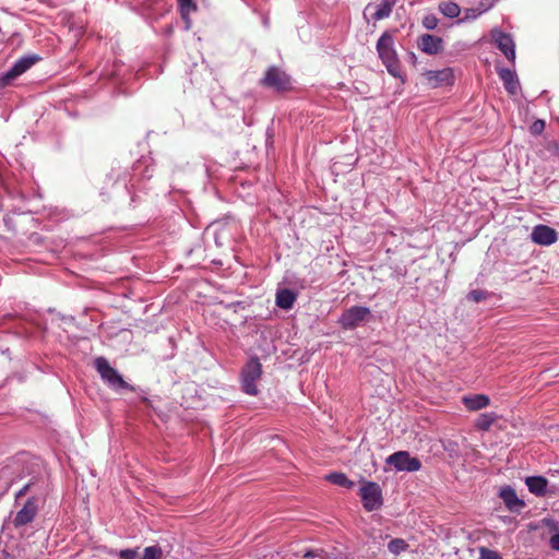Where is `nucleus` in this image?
Returning a JSON list of instances; mask_svg holds the SVG:
<instances>
[{
  "label": "nucleus",
  "mask_w": 559,
  "mask_h": 559,
  "mask_svg": "<svg viewBox=\"0 0 559 559\" xmlns=\"http://www.w3.org/2000/svg\"><path fill=\"white\" fill-rule=\"evenodd\" d=\"M408 544L403 538H393L388 543V549L393 555H400L407 550Z\"/></svg>",
  "instance_id": "nucleus-27"
},
{
  "label": "nucleus",
  "mask_w": 559,
  "mask_h": 559,
  "mask_svg": "<svg viewBox=\"0 0 559 559\" xmlns=\"http://www.w3.org/2000/svg\"><path fill=\"white\" fill-rule=\"evenodd\" d=\"M304 557L308 559H329V554L322 548L308 549Z\"/></svg>",
  "instance_id": "nucleus-29"
},
{
  "label": "nucleus",
  "mask_w": 559,
  "mask_h": 559,
  "mask_svg": "<svg viewBox=\"0 0 559 559\" xmlns=\"http://www.w3.org/2000/svg\"><path fill=\"white\" fill-rule=\"evenodd\" d=\"M525 485L530 492L537 497H545L547 493L548 480L544 476H528L525 478Z\"/></svg>",
  "instance_id": "nucleus-18"
},
{
  "label": "nucleus",
  "mask_w": 559,
  "mask_h": 559,
  "mask_svg": "<svg viewBox=\"0 0 559 559\" xmlns=\"http://www.w3.org/2000/svg\"><path fill=\"white\" fill-rule=\"evenodd\" d=\"M417 47L420 51L429 56H435L443 51V39L431 34H423L417 38Z\"/></svg>",
  "instance_id": "nucleus-12"
},
{
  "label": "nucleus",
  "mask_w": 559,
  "mask_h": 559,
  "mask_svg": "<svg viewBox=\"0 0 559 559\" xmlns=\"http://www.w3.org/2000/svg\"><path fill=\"white\" fill-rule=\"evenodd\" d=\"M549 546L552 550L559 551V533L551 535L549 538Z\"/></svg>",
  "instance_id": "nucleus-36"
},
{
  "label": "nucleus",
  "mask_w": 559,
  "mask_h": 559,
  "mask_svg": "<svg viewBox=\"0 0 559 559\" xmlns=\"http://www.w3.org/2000/svg\"><path fill=\"white\" fill-rule=\"evenodd\" d=\"M545 126L546 124L544 120L537 119L531 124L530 131L532 134L538 135L543 133V131L545 130Z\"/></svg>",
  "instance_id": "nucleus-33"
},
{
  "label": "nucleus",
  "mask_w": 559,
  "mask_h": 559,
  "mask_svg": "<svg viewBox=\"0 0 559 559\" xmlns=\"http://www.w3.org/2000/svg\"><path fill=\"white\" fill-rule=\"evenodd\" d=\"M163 550L158 545H153L144 548L141 559H162Z\"/></svg>",
  "instance_id": "nucleus-28"
},
{
  "label": "nucleus",
  "mask_w": 559,
  "mask_h": 559,
  "mask_svg": "<svg viewBox=\"0 0 559 559\" xmlns=\"http://www.w3.org/2000/svg\"><path fill=\"white\" fill-rule=\"evenodd\" d=\"M439 11L449 19L459 17L461 13V8L456 2L453 1H442L438 5Z\"/></svg>",
  "instance_id": "nucleus-25"
},
{
  "label": "nucleus",
  "mask_w": 559,
  "mask_h": 559,
  "mask_svg": "<svg viewBox=\"0 0 559 559\" xmlns=\"http://www.w3.org/2000/svg\"><path fill=\"white\" fill-rule=\"evenodd\" d=\"M497 418L498 416L493 412L480 414L475 421V427L477 430L488 431Z\"/></svg>",
  "instance_id": "nucleus-24"
},
{
  "label": "nucleus",
  "mask_w": 559,
  "mask_h": 559,
  "mask_svg": "<svg viewBox=\"0 0 559 559\" xmlns=\"http://www.w3.org/2000/svg\"><path fill=\"white\" fill-rule=\"evenodd\" d=\"M462 403L465 408L469 412H476L483 408H486L490 404V399L486 394H472L464 395L462 397Z\"/></svg>",
  "instance_id": "nucleus-17"
},
{
  "label": "nucleus",
  "mask_w": 559,
  "mask_h": 559,
  "mask_svg": "<svg viewBox=\"0 0 559 559\" xmlns=\"http://www.w3.org/2000/svg\"><path fill=\"white\" fill-rule=\"evenodd\" d=\"M36 490H43L44 498L47 490V481L43 478L28 481L15 493V500L17 501L20 498L27 493H29V496H33Z\"/></svg>",
  "instance_id": "nucleus-19"
},
{
  "label": "nucleus",
  "mask_w": 559,
  "mask_h": 559,
  "mask_svg": "<svg viewBox=\"0 0 559 559\" xmlns=\"http://www.w3.org/2000/svg\"><path fill=\"white\" fill-rule=\"evenodd\" d=\"M325 479L333 485L352 489L355 486V483L350 480L344 473L342 472H333L325 476Z\"/></svg>",
  "instance_id": "nucleus-23"
},
{
  "label": "nucleus",
  "mask_w": 559,
  "mask_h": 559,
  "mask_svg": "<svg viewBox=\"0 0 559 559\" xmlns=\"http://www.w3.org/2000/svg\"><path fill=\"white\" fill-rule=\"evenodd\" d=\"M479 559H502V556L496 550L486 547H480Z\"/></svg>",
  "instance_id": "nucleus-31"
},
{
  "label": "nucleus",
  "mask_w": 559,
  "mask_h": 559,
  "mask_svg": "<svg viewBox=\"0 0 559 559\" xmlns=\"http://www.w3.org/2000/svg\"><path fill=\"white\" fill-rule=\"evenodd\" d=\"M488 294L485 290L481 289H474L468 293V299L479 302L487 298Z\"/></svg>",
  "instance_id": "nucleus-32"
},
{
  "label": "nucleus",
  "mask_w": 559,
  "mask_h": 559,
  "mask_svg": "<svg viewBox=\"0 0 559 559\" xmlns=\"http://www.w3.org/2000/svg\"><path fill=\"white\" fill-rule=\"evenodd\" d=\"M414 59H416V56H415V53H414V52H412V53H411V60H414Z\"/></svg>",
  "instance_id": "nucleus-38"
},
{
  "label": "nucleus",
  "mask_w": 559,
  "mask_h": 559,
  "mask_svg": "<svg viewBox=\"0 0 559 559\" xmlns=\"http://www.w3.org/2000/svg\"><path fill=\"white\" fill-rule=\"evenodd\" d=\"M154 168L147 159H139L132 166V173L126 188L132 194L131 200L134 202V194L136 191L145 189L144 181L153 177Z\"/></svg>",
  "instance_id": "nucleus-3"
},
{
  "label": "nucleus",
  "mask_w": 559,
  "mask_h": 559,
  "mask_svg": "<svg viewBox=\"0 0 559 559\" xmlns=\"http://www.w3.org/2000/svg\"><path fill=\"white\" fill-rule=\"evenodd\" d=\"M39 60L40 57L37 55H26L19 58L8 71L0 75V88L10 85L13 80L24 74Z\"/></svg>",
  "instance_id": "nucleus-7"
},
{
  "label": "nucleus",
  "mask_w": 559,
  "mask_h": 559,
  "mask_svg": "<svg viewBox=\"0 0 559 559\" xmlns=\"http://www.w3.org/2000/svg\"><path fill=\"white\" fill-rule=\"evenodd\" d=\"M506 508L512 513H520L525 507L524 500L520 499L511 486H504L499 491Z\"/></svg>",
  "instance_id": "nucleus-14"
},
{
  "label": "nucleus",
  "mask_w": 559,
  "mask_h": 559,
  "mask_svg": "<svg viewBox=\"0 0 559 559\" xmlns=\"http://www.w3.org/2000/svg\"><path fill=\"white\" fill-rule=\"evenodd\" d=\"M453 445H454L453 442H449V444L444 445L443 448H444L445 451H451Z\"/></svg>",
  "instance_id": "nucleus-37"
},
{
  "label": "nucleus",
  "mask_w": 559,
  "mask_h": 559,
  "mask_svg": "<svg viewBox=\"0 0 559 559\" xmlns=\"http://www.w3.org/2000/svg\"><path fill=\"white\" fill-rule=\"evenodd\" d=\"M296 301V294L287 288L281 289L276 294V306L284 310L293 308Z\"/></svg>",
  "instance_id": "nucleus-20"
},
{
  "label": "nucleus",
  "mask_w": 559,
  "mask_h": 559,
  "mask_svg": "<svg viewBox=\"0 0 559 559\" xmlns=\"http://www.w3.org/2000/svg\"><path fill=\"white\" fill-rule=\"evenodd\" d=\"M531 239L536 245L550 246L557 241L558 234L552 227L539 224L533 228Z\"/></svg>",
  "instance_id": "nucleus-13"
},
{
  "label": "nucleus",
  "mask_w": 559,
  "mask_h": 559,
  "mask_svg": "<svg viewBox=\"0 0 559 559\" xmlns=\"http://www.w3.org/2000/svg\"><path fill=\"white\" fill-rule=\"evenodd\" d=\"M497 72L503 83L504 88L511 95H515L520 86L515 72L509 68H498Z\"/></svg>",
  "instance_id": "nucleus-16"
},
{
  "label": "nucleus",
  "mask_w": 559,
  "mask_h": 559,
  "mask_svg": "<svg viewBox=\"0 0 559 559\" xmlns=\"http://www.w3.org/2000/svg\"><path fill=\"white\" fill-rule=\"evenodd\" d=\"M261 85L273 90L277 93H284L292 88L290 76L282 69L272 66L270 67L264 76L260 81Z\"/></svg>",
  "instance_id": "nucleus-6"
},
{
  "label": "nucleus",
  "mask_w": 559,
  "mask_h": 559,
  "mask_svg": "<svg viewBox=\"0 0 559 559\" xmlns=\"http://www.w3.org/2000/svg\"><path fill=\"white\" fill-rule=\"evenodd\" d=\"M555 474H559V471H555V472L552 473V475H555Z\"/></svg>",
  "instance_id": "nucleus-40"
},
{
  "label": "nucleus",
  "mask_w": 559,
  "mask_h": 559,
  "mask_svg": "<svg viewBox=\"0 0 559 559\" xmlns=\"http://www.w3.org/2000/svg\"><path fill=\"white\" fill-rule=\"evenodd\" d=\"M439 20L435 14H427L423 19V26L428 31H433L438 26Z\"/></svg>",
  "instance_id": "nucleus-30"
},
{
  "label": "nucleus",
  "mask_w": 559,
  "mask_h": 559,
  "mask_svg": "<svg viewBox=\"0 0 559 559\" xmlns=\"http://www.w3.org/2000/svg\"><path fill=\"white\" fill-rule=\"evenodd\" d=\"M43 499V490H36L33 496H29L13 519L15 527H22L31 523L38 512V501Z\"/></svg>",
  "instance_id": "nucleus-10"
},
{
  "label": "nucleus",
  "mask_w": 559,
  "mask_h": 559,
  "mask_svg": "<svg viewBox=\"0 0 559 559\" xmlns=\"http://www.w3.org/2000/svg\"><path fill=\"white\" fill-rule=\"evenodd\" d=\"M262 376V365L258 357H250L241 369V389L251 396H255L259 392L257 381Z\"/></svg>",
  "instance_id": "nucleus-4"
},
{
  "label": "nucleus",
  "mask_w": 559,
  "mask_h": 559,
  "mask_svg": "<svg viewBox=\"0 0 559 559\" xmlns=\"http://www.w3.org/2000/svg\"><path fill=\"white\" fill-rule=\"evenodd\" d=\"M425 76L432 87L452 84L454 79L453 71L450 68L435 71L429 70L425 73Z\"/></svg>",
  "instance_id": "nucleus-15"
},
{
  "label": "nucleus",
  "mask_w": 559,
  "mask_h": 559,
  "mask_svg": "<svg viewBox=\"0 0 559 559\" xmlns=\"http://www.w3.org/2000/svg\"><path fill=\"white\" fill-rule=\"evenodd\" d=\"M491 38L497 48L506 56V58L512 63H515V43L512 36L508 33L502 32L499 28L491 31Z\"/></svg>",
  "instance_id": "nucleus-11"
},
{
  "label": "nucleus",
  "mask_w": 559,
  "mask_h": 559,
  "mask_svg": "<svg viewBox=\"0 0 559 559\" xmlns=\"http://www.w3.org/2000/svg\"><path fill=\"white\" fill-rule=\"evenodd\" d=\"M372 318L371 310L364 306H352L344 310L338 318V324L344 330H354Z\"/></svg>",
  "instance_id": "nucleus-5"
},
{
  "label": "nucleus",
  "mask_w": 559,
  "mask_h": 559,
  "mask_svg": "<svg viewBox=\"0 0 559 559\" xmlns=\"http://www.w3.org/2000/svg\"><path fill=\"white\" fill-rule=\"evenodd\" d=\"M385 463L396 472L413 473L421 468V462L419 459L412 456L408 451H397L392 453L385 459Z\"/></svg>",
  "instance_id": "nucleus-9"
},
{
  "label": "nucleus",
  "mask_w": 559,
  "mask_h": 559,
  "mask_svg": "<svg viewBox=\"0 0 559 559\" xmlns=\"http://www.w3.org/2000/svg\"><path fill=\"white\" fill-rule=\"evenodd\" d=\"M117 555L120 559H135L138 557V548L122 549Z\"/></svg>",
  "instance_id": "nucleus-34"
},
{
  "label": "nucleus",
  "mask_w": 559,
  "mask_h": 559,
  "mask_svg": "<svg viewBox=\"0 0 559 559\" xmlns=\"http://www.w3.org/2000/svg\"><path fill=\"white\" fill-rule=\"evenodd\" d=\"M376 48L386 71L394 78H402L401 62L395 50L392 33L383 32L377 41Z\"/></svg>",
  "instance_id": "nucleus-1"
},
{
  "label": "nucleus",
  "mask_w": 559,
  "mask_h": 559,
  "mask_svg": "<svg viewBox=\"0 0 559 559\" xmlns=\"http://www.w3.org/2000/svg\"><path fill=\"white\" fill-rule=\"evenodd\" d=\"M396 0H382L374 8L376 11L372 14V20L380 21L386 19L391 15L393 7L395 5Z\"/></svg>",
  "instance_id": "nucleus-21"
},
{
  "label": "nucleus",
  "mask_w": 559,
  "mask_h": 559,
  "mask_svg": "<svg viewBox=\"0 0 559 559\" xmlns=\"http://www.w3.org/2000/svg\"><path fill=\"white\" fill-rule=\"evenodd\" d=\"M181 17L186 22V28L190 27V14L197 10V4L193 0H177Z\"/></svg>",
  "instance_id": "nucleus-26"
},
{
  "label": "nucleus",
  "mask_w": 559,
  "mask_h": 559,
  "mask_svg": "<svg viewBox=\"0 0 559 559\" xmlns=\"http://www.w3.org/2000/svg\"><path fill=\"white\" fill-rule=\"evenodd\" d=\"M414 59H416V56H415V53H414V52H412V53H411V60H414Z\"/></svg>",
  "instance_id": "nucleus-39"
},
{
  "label": "nucleus",
  "mask_w": 559,
  "mask_h": 559,
  "mask_svg": "<svg viewBox=\"0 0 559 559\" xmlns=\"http://www.w3.org/2000/svg\"><path fill=\"white\" fill-rule=\"evenodd\" d=\"M359 496L368 512L379 510L383 504L382 490L376 481H364L359 489Z\"/></svg>",
  "instance_id": "nucleus-8"
},
{
  "label": "nucleus",
  "mask_w": 559,
  "mask_h": 559,
  "mask_svg": "<svg viewBox=\"0 0 559 559\" xmlns=\"http://www.w3.org/2000/svg\"><path fill=\"white\" fill-rule=\"evenodd\" d=\"M492 7V3H481L479 8H468L464 11V16L456 21L457 24L474 21L479 17L483 13L487 12Z\"/></svg>",
  "instance_id": "nucleus-22"
},
{
  "label": "nucleus",
  "mask_w": 559,
  "mask_h": 559,
  "mask_svg": "<svg viewBox=\"0 0 559 559\" xmlns=\"http://www.w3.org/2000/svg\"><path fill=\"white\" fill-rule=\"evenodd\" d=\"M94 367L104 383H106L111 390H128L131 392L135 391V388L124 381L123 377L118 372V370L110 366L107 358L103 356L96 357L94 359Z\"/></svg>",
  "instance_id": "nucleus-2"
},
{
  "label": "nucleus",
  "mask_w": 559,
  "mask_h": 559,
  "mask_svg": "<svg viewBox=\"0 0 559 559\" xmlns=\"http://www.w3.org/2000/svg\"><path fill=\"white\" fill-rule=\"evenodd\" d=\"M543 524L554 534L559 533V523L552 518L543 519Z\"/></svg>",
  "instance_id": "nucleus-35"
}]
</instances>
